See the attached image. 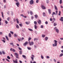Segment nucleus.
Wrapping results in <instances>:
<instances>
[{"instance_id": "7", "label": "nucleus", "mask_w": 63, "mask_h": 63, "mask_svg": "<svg viewBox=\"0 0 63 63\" xmlns=\"http://www.w3.org/2000/svg\"><path fill=\"white\" fill-rule=\"evenodd\" d=\"M54 8L55 9V10H58V8H57V7L56 6V5H54Z\"/></svg>"}, {"instance_id": "52", "label": "nucleus", "mask_w": 63, "mask_h": 63, "mask_svg": "<svg viewBox=\"0 0 63 63\" xmlns=\"http://www.w3.org/2000/svg\"><path fill=\"white\" fill-rule=\"evenodd\" d=\"M43 27H44L43 25H41V28H43Z\"/></svg>"}, {"instance_id": "35", "label": "nucleus", "mask_w": 63, "mask_h": 63, "mask_svg": "<svg viewBox=\"0 0 63 63\" xmlns=\"http://www.w3.org/2000/svg\"><path fill=\"white\" fill-rule=\"evenodd\" d=\"M16 27L17 28H18V29L19 28V26H18V25H17L16 26Z\"/></svg>"}, {"instance_id": "56", "label": "nucleus", "mask_w": 63, "mask_h": 63, "mask_svg": "<svg viewBox=\"0 0 63 63\" xmlns=\"http://www.w3.org/2000/svg\"><path fill=\"white\" fill-rule=\"evenodd\" d=\"M60 20L62 21H63V19H60Z\"/></svg>"}, {"instance_id": "21", "label": "nucleus", "mask_w": 63, "mask_h": 63, "mask_svg": "<svg viewBox=\"0 0 63 63\" xmlns=\"http://www.w3.org/2000/svg\"><path fill=\"white\" fill-rule=\"evenodd\" d=\"M43 15L44 16H46V14L44 12L43 13Z\"/></svg>"}, {"instance_id": "38", "label": "nucleus", "mask_w": 63, "mask_h": 63, "mask_svg": "<svg viewBox=\"0 0 63 63\" xmlns=\"http://www.w3.org/2000/svg\"><path fill=\"white\" fill-rule=\"evenodd\" d=\"M17 36V35L16 34H15L14 36L15 37H16Z\"/></svg>"}, {"instance_id": "46", "label": "nucleus", "mask_w": 63, "mask_h": 63, "mask_svg": "<svg viewBox=\"0 0 63 63\" xmlns=\"http://www.w3.org/2000/svg\"><path fill=\"white\" fill-rule=\"evenodd\" d=\"M6 60L7 61H8V62H10V61H9V60H8V59H6Z\"/></svg>"}, {"instance_id": "63", "label": "nucleus", "mask_w": 63, "mask_h": 63, "mask_svg": "<svg viewBox=\"0 0 63 63\" xmlns=\"http://www.w3.org/2000/svg\"><path fill=\"white\" fill-rule=\"evenodd\" d=\"M60 40H63V38H60Z\"/></svg>"}, {"instance_id": "17", "label": "nucleus", "mask_w": 63, "mask_h": 63, "mask_svg": "<svg viewBox=\"0 0 63 63\" xmlns=\"http://www.w3.org/2000/svg\"><path fill=\"white\" fill-rule=\"evenodd\" d=\"M59 3L60 4H61L62 3V0H60Z\"/></svg>"}, {"instance_id": "5", "label": "nucleus", "mask_w": 63, "mask_h": 63, "mask_svg": "<svg viewBox=\"0 0 63 63\" xmlns=\"http://www.w3.org/2000/svg\"><path fill=\"white\" fill-rule=\"evenodd\" d=\"M28 42L26 41L25 42V43L24 44V46H26V45H28Z\"/></svg>"}, {"instance_id": "31", "label": "nucleus", "mask_w": 63, "mask_h": 63, "mask_svg": "<svg viewBox=\"0 0 63 63\" xmlns=\"http://www.w3.org/2000/svg\"><path fill=\"white\" fill-rule=\"evenodd\" d=\"M10 33H11L12 35H13L14 34V32L12 31H10Z\"/></svg>"}, {"instance_id": "3", "label": "nucleus", "mask_w": 63, "mask_h": 63, "mask_svg": "<svg viewBox=\"0 0 63 63\" xmlns=\"http://www.w3.org/2000/svg\"><path fill=\"white\" fill-rule=\"evenodd\" d=\"M54 42H55L54 44L55 45V46L56 47L57 46V41L56 40H54Z\"/></svg>"}, {"instance_id": "61", "label": "nucleus", "mask_w": 63, "mask_h": 63, "mask_svg": "<svg viewBox=\"0 0 63 63\" xmlns=\"http://www.w3.org/2000/svg\"><path fill=\"white\" fill-rule=\"evenodd\" d=\"M49 2V1H48V0H47V1H46L47 3H48Z\"/></svg>"}, {"instance_id": "19", "label": "nucleus", "mask_w": 63, "mask_h": 63, "mask_svg": "<svg viewBox=\"0 0 63 63\" xmlns=\"http://www.w3.org/2000/svg\"><path fill=\"white\" fill-rule=\"evenodd\" d=\"M56 30L57 33H59V30H58V29H56Z\"/></svg>"}, {"instance_id": "37", "label": "nucleus", "mask_w": 63, "mask_h": 63, "mask_svg": "<svg viewBox=\"0 0 63 63\" xmlns=\"http://www.w3.org/2000/svg\"><path fill=\"white\" fill-rule=\"evenodd\" d=\"M19 25L20 26H21V27H22V24H20Z\"/></svg>"}, {"instance_id": "4", "label": "nucleus", "mask_w": 63, "mask_h": 63, "mask_svg": "<svg viewBox=\"0 0 63 63\" xmlns=\"http://www.w3.org/2000/svg\"><path fill=\"white\" fill-rule=\"evenodd\" d=\"M41 7L42 9L43 10H45V9H46V7L43 5H41Z\"/></svg>"}, {"instance_id": "62", "label": "nucleus", "mask_w": 63, "mask_h": 63, "mask_svg": "<svg viewBox=\"0 0 63 63\" xmlns=\"http://www.w3.org/2000/svg\"><path fill=\"white\" fill-rule=\"evenodd\" d=\"M19 50H21L22 49H21V48L20 47H19Z\"/></svg>"}, {"instance_id": "45", "label": "nucleus", "mask_w": 63, "mask_h": 63, "mask_svg": "<svg viewBox=\"0 0 63 63\" xmlns=\"http://www.w3.org/2000/svg\"><path fill=\"white\" fill-rule=\"evenodd\" d=\"M10 19H11V18L10 17H8L7 18V20H8V21H9V20Z\"/></svg>"}, {"instance_id": "51", "label": "nucleus", "mask_w": 63, "mask_h": 63, "mask_svg": "<svg viewBox=\"0 0 63 63\" xmlns=\"http://www.w3.org/2000/svg\"><path fill=\"white\" fill-rule=\"evenodd\" d=\"M3 2L4 3H6V0H3Z\"/></svg>"}, {"instance_id": "1", "label": "nucleus", "mask_w": 63, "mask_h": 63, "mask_svg": "<svg viewBox=\"0 0 63 63\" xmlns=\"http://www.w3.org/2000/svg\"><path fill=\"white\" fill-rule=\"evenodd\" d=\"M30 3L31 5L33 4V3H34V1L33 0H31L30 2Z\"/></svg>"}, {"instance_id": "47", "label": "nucleus", "mask_w": 63, "mask_h": 63, "mask_svg": "<svg viewBox=\"0 0 63 63\" xmlns=\"http://www.w3.org/2000/svg\"><path fill=\"white\" fill-rule=\"evenodd\" d=\"M36 3H38L39 2V0H36Z\"/></svg>"}, {"instance_id": "26", "label": "nucleus", "mask_w": 63, "mask_h": 63, "mask_svg": "<svg viewBox=\"0 0 63 63\" xmlns=\"http://www.w3.org/2000/svg\"><path fill=\"white\" fill-rule=\"evenodd\" d=\"M1 14H2V16L3 17H4V15H3V12H1Z\"/></svg>"}, {"instance_id": "24", "label": "nucleus", "mask_w": 63, "mask_h": 63, "mask_svg": "<svg viewBox=\"0 0 63 63\" xmlns=\"http://www.w3.org/2000/svg\"><path fill=\"white\" fill-rule=\"evenodd\" d=\"M34 24H35V25H37V22L36 21H34Z\"/></svg>"}, {"instance_id": "54", "label": "nucleus", "mask_w": 63, "mask_h": 63, "mask_svg": "<svg viewBox=\"0 0 63 63\" xmlns=\"http://www.w3.org/2000/svg\"><path fill=\"white\" fill-rule=\"evenodd\" d=\"M36 40H38V39L37 38H35L34 39V41H36Z\"/></svg>"}, {"instance_id": "58", "label": "nucleus", "mask_w": 63, "mask_h": 63, "mask_svg": "<svg viewBox=\"0 0 63 63\" xmlns=\"http://www.w3.org/2000/svg\"><path fill=\"white\" fill-rule=\"evenodd\" d=\"M25 23L27 24H29V23L27 22H26Z\"/></svg>"}, {"instance_id": "36", "label": "nucleus", "mask_w": 63, "mask_h": 63, "mask_svg": "<svg viewBox=\"0 0 63 63\" xmlns=\"http://www.w3.org/2000/svg\"><path fill=\"white\" fill-rule=\"evenodd\" d=\"M27 48L28 50H30L31 49V47H27Z\"/></svg>"}, {"instance_id": "22", "label": "nucleus", "mask_w": 63, "mask_h": 63, "mask_svg": "<svg viewBox=\"0 0 63 63\" xmlns=\"http://www.w3.org/2000/svg\"><path fill=\"white\" fill-rule=\"evenodd\" d=\"M63 55V53H61L59 56V57H61V56H62Z\"/></svg>"}, {"instance_id": "8", "label": "nucleus", "mask_w": 63, "mask_h": 63, "mask_svg": "<svg viewBox=\"0 0 63 63\" xmlns=\"http://www.w3.org/2000/svg\"><path fill=\"white\" fill-rule=\"evenodd\" d=\"M48 11L49 12V14H51V10H50V9H48Z\"/></svg>"}, {"instance_id": "39", "label": "nucleus", "mask_w": 63, "mask_h": 63, "mask_svg": "<svg viewBox=\"0 0 63 63\" xmlns=\"http://www.w3.org/2000/svg\"><path fill=\"white\" fill-rule=\"evenodd\" d=\"M57 25V24H56V23H54V26H56Z\"/></svg>"}, {"instance_id": "42", "label": "nucleus", "mask_w": 63, "mask_h": 63, "mask_svg": "<svg viewBox=\"0 0 63 63\" xmlns=\"http://www.w3.org/2000/svg\"><path fill=\"white\" fill-rule=\"evenodd\" d=\"M2 53L3 54H5V52L4 51H2Z\"/></svg>"}, {"instance_id": "57", "label": "nucleus", "mask_w": 63, "mask_h": 63, "mask_svg": "<svg viewBox=\"0 0 63 63\" xmlns=\"http://www.w3.org/2000/svg\"><path fill=\"white\" fill-rule=\"evenodd\" d=\"M16 58H17L18 59H19V57H18V56H16Z\"/></svg>"}, {"instance_id": "6", "label": "nucleus", "mask_w": 63, "mask_h": 63, "mask_svg": "<svg viewBox=\"0 0 63 63\" xmlns=\"http://www.w3.org/2000/svg\"><path fill=\"white\" fill-rule=\"evenodd\" d=\"M16 5H17V7H19V2H18L17 3H16Z\"/></svg>"}, {"instance_id": "20", "label": "nucleus", "mask_w": 63, "mask_h": 63, "mask_svg": "<svg viewBox=\"0 0 63 63\" xmlns=\"http://www.w3.org/2000/svg\"><path fill=\"white\" fill-rule=\"evenodd\" d=\"M30 14L31 15H32L33 14V12L32 11H30Z\"/></svg>"}, {"instance_id": "15", "label": "nucleus", "mask_w": 63, "mask_h": 63, "mask_svg": "<svg viewBox=\"0 0 63 63\" xmlns=\"http://www.w3.org/2000/svg\"><path fill=\"white\" fill-rule=\"evenodd\" d=\"M35 18H38V15H35Z\"/></svg>"}, {"instance_id": "23", "label": "nucleus", "mask_w": 63, "mask_h": 63, "mask_svg": "<svg viewBox=\"0 0 63 63\" xmlns=\"http://www.w3.org/2000/svg\"><path fill=\"white\" fill-rule=\"evenodd\" d=\"M48 39V38L47 37H45V38L46 41H47V40Z\"/></svg>"}, {"instance_id": "50", "label": "nucleus", "mask_w": 63, "mask_h": 63, "mask_svg": "<svg viewBox=\"0 0 63 63\" xmlns=\"http://www.w3.org/2000/svg\"><path fill=\"white\" fill-rule=\"evenodd\" d=\"M1 41H2V42H3V43H5V42H6L4 40H1Z\"/></svg>"}, {"instance_id": "32", "label": "nucleus", "mask_w": 63, "mask_h": 63, "mask_svg": "<svg viewBox=\"0 0 63 63\" xmlns=\"http://www.w3.org/2000/svg\"><path fill=\"white\" fill-rule=\"evenodd\" d=\"M5 37L6 39H7V40H9V38H8V37L7 36H6Z\"/></svg>"}, {"instance_id": "29", "label": "nucleus", "mask_w": 63, "mask_h": 63, "mask_svg": "<svg viewBox=\"0 0 63 63\" xmlns=\"http://www.w3.org/2000/svg\"><path fill=\"white\" fill-rule=\"evenodd\" d=\"M7 58L8 59H11V58H10V57L9 56H7Z\"/></svg>"}, {"instance_id": "34", "label": "nucleus", "mask_w": 63, "mask_h": 63, "mask_svg": "<svg viewBox=\"0 0 63 63\" xmlns=\"http://www.w3.org/2000/svg\"><path fill=\"white\" fill-rule=\"evenodd\" d=\"M42 37L43 38H44L45 37V35L44 34H42Z\"/></svg>"}, {"instance_id": "49", "label": "nucleus", "mask_w": 63, "mask_h": 63, "mask_svg": "<svg viewBox=\"0 0 63 63\" xmlns=\"http://www.w3.org/2000/svg\"><path fill=\"white\" fill-rule=\"evenodd\" d=\"M45 24H48V22L47 21H46L45 22Z\"/></svg>"}, {"instance_id": "25", "label": "nucleus", "mask_w": 63, "mask_h": 63, "mask_svg": "<svg viewBox=\"0 0 63 63\" xmlns=\"http://www.w3.org/2000/svg\"><path fill=\"white\" fill-rule=\"evenodd\" d=\"M28 30L30 31H33V30L30 29H28Z\"/></svg>"}, {"instance_id": "43", "label": "nucleus", "mask_w": 63, "mask_h": 63, "mask_svg": "<svg viewBox=\"0 0 63 63\" xmlns=\"http://www.w3.org/2000/svg\"><path fill=\"white\" fill-rule=\"evenodd\" d=\"M56 15H57V14H58V11L57 10H56Z\"/></svg>"}, {"instance_id": "2", "label": "nucleus", "mask_w": 63, "mask_h": 63, "mask_svg": "<svg viewBox=\"0 0 63 63\" xmlns=\"http://www.w3.org/2000/svg\"><path fill=\"white\" fill-rule=\"evenodd\" d=\"M32 57H31V59H32V61L34 60V57H35V56L33 55H32Z\"/></svg>"}, {"instance_id": "14", "label": "nucleus", "mask_w": 63, "mask_h": 63, "mask_svg": "<svg viewBox=\"0 0 63 63\" xmlns=\"http://www.w3.org/2000/svg\"><path fill=\"white\" fill-rule=\"evenodd\" d=\"M9 37H10V38H11V37H12V35H11V33H9Z\"/></svg>"}, {"instance_id": "55", "label": "nucleus", "mask_w": 63, "mask_h": 63, "mask_svg": "<svg viewBox=\"0 0 63 63\" xmlns=\"http://www.w3.org/2000/svg\"><path fill=\"white\" fill-rule=\"evenodd\" d=\"M2 34H3V33H2V32H0V35H2Z\"/></svg>"}, {"instance_id": "13", "label": "nucleus", "mask_w": 63, "mask_h": 63, "mask_svg": "<svg viewBox=\"0 0 63 63\" xmlns=\"http://www.w3.org/2000/svg\"><path fill=\"white\" fill-rule=\"evenodd\" d=\"M13 62L14 63H17V61H16V60L15 61L13 60Z\"/></svg>"}, {"instance_id": "53", "label": "nucleus", "mask_w": 63, "mask_h": 63, "mask_svg": "<svg viewBox=\"0 0 63 63\" xmlns=\"http://www.w3.org/2000/svg\"><path fill=\"white\" fill-rule=\"evenodd\" d=\"M12 50L13 52H15V49H12Z\"/></svg>"}, {"instance_id": "30", "label": "nucleus", "mask_w": 63, "mask_h": 63, "mask_svg": "<svg viewBox=\"0 0 63 63\" xmlns=\"http://www.w3.org/2000/svg\"><path fill=\"white\" fill-rule=\"evenodd\" d=\"M31 40V37H29V39L28 40V41H30Z\"/></svg>"}, {"instance_id": "64", "label": "nucleus", "mask_w": 63, "mask_h": 63, "mask_svg": "<svg viewBox=\"0 0 63 63\" xmlns=\"http://www.w3.org/2000/svg\"><path fill=\"white\" fill-rule=\"evenodd\" d=\"M19 62L20 63H22V61H20H20H19Z\"/></svg>"}, {"instance_id": "27", "label": "nucleus", "mask_w": 63, "mask_h": 63, "mask_svg": "<svg viewBox=\"0 0 63 63\" xmlns=\"http://www.w3.org/2000/svg\"><path fill=\"white\" fill-rule=\"evenodd\" d=\"M54 14L55 15V16L56 15V13H55L54 12H53L52 14V15L53 16L54 15Z\"/></svg>"}, {"instance_id": "18", "label": "nucleus", "mask_w": 63, "mask_h": 63, "mask_svg": "<svg viewBox=\"0 0 63 63\" xmlns=\"http://www.w3.org/2000/svg\"><path fill=\"white\" fill-rule=\"evenodd\" d=\"M15 54L16 56H18L19 55L18 54L16 53H15Z\"/></svg>"}, {"instance_id": "59", "label": "nucleus", "mask_w": 63, "mask_h": 63, "mask_svg": "<svg viewBox=\"0 0 63 63\" xmlns=\"http://www.w3.org/2000/svg\"><path fill=\"white\" fill-rule=\"evenodd\" d=\"M5 22L6 24H8V22L7 21H5Z\"/></svg>"}, {"instance_id": "41", "label": "nucleus", "mask_w": 63, "mask_h": 63, "mask_svg": "<svg viewBox=\"0 0 63 63\" xmlns=\"http://www.w3.org/2000/svg\"><path fill=\"white\" fill-rule=\"evenodd\" d=\"M61 14V12H60V11H59V13L58 14L59 16H60Z\"/></svg>"}, {"instance_id": "9", "label": "nucleus", "mask_w": 63, "mask_h": 63, "mask_svg": "<svg viewBox=\"0 0 63 63\" xmlns=\"http://www.w3.org/2000/svg\"><path fill=\"white\" fill-rule=\"evenodd\" d=\"M38 23L39 24H41V21L40 20H39L38 22Z\"/></svg>"}, {"instance_id": "40", "label": "nucleus", "mask_w": 63, "mask_h": 63, "mask_svg": "<svg viewBox=\"0 0 63 63\" xmlns=\"http://www.w3.org/2000/svg\"><path fill=\"white\" fill-rule=\"evenodd\" d=\"M31 45H34V42H33L32 41L31 42Z\"/></svg>"}, {"instance_id": "16", "label": "nucleus", "mask_w": 63, "mask_h": 63, "mask_svg": "<svg viewBox=\"0 0 63 63\" xmlns=\"http://www.w3.org/2000/svg\"><path fill=\"white\" fill-rule=\"evenodd\" d=\"M10 45H12L13 47H14V46H15V45H14L13 43H10Z\"/></svg>"}, {"instance_id": "11", "label": "nucleus", "mask_w": 63, "mask_h": 63, "mask_svg": "<svg viewBox=\"0 0 63 63\" xmlns=\"http://www.w3.org/2000/svg\"><path fill=\"white\" fill-rule=\"evenodd\" d=\"M34 28L35 29H37V26L36 25H34Z\"/></svg>"}, {"instance_id": "10", "label": "nucleus", "mask_w": 63, "mask_h": 63, "mask_svg": "<svg viewBox=\"0 0 63 63\" xmlns=\"http://www.w3.org/2000/svg\"><path fill=\"white\" fill-rule=\"evenodd\" d=\"M22 57H23V58H24L25 59H26V57L25 56V55H22Z\"/></svg>"}, {"instance_id": "60", "label": "nucleus", "mask_w": 63, "mask_h": 63, "mask_svg": "<svg viewBox=\"0 0 63 63\" xmlns=\"http://www.w3.org/2000/svg\"><path fill=\"white\" fill-rule=\"evenodd\" d=\"M31 18L32 19H33V18H34V17L33 16H32Z\"/></svg>"}, {"instance_id": "12", "label": "nucleus", "mask_w": 63, "mask_h": 63, "mask_svg": "<svg viewBox=\"0 0 63 63\" xmlns=\"http://www.w3.org/2000/svg\"><path fill=\"white\" fill-rule=\"evenodd\" d=\"M16 21L17 23L18 24L19 23V21H18V19H16Z\"/></svg>"}, {"instance_id": "28", "label": "nucleus", "mask_w": 63, "mask_h": 63, "mask_svg": "<svg viewBox=\"0 0 63 63\" xmlns=\"http://www.w3.org/2000/svg\"><path fill=\"white\" fill-rule=\"evenodd\" d=\"M28 43L29 44L30 46H31V42L30 41H29L28 42Z\"/></svg>"}, {"instance_id": "33", "label": "nucleus", "mask_w": 63, "mask_h": 63, "mask_svg": "<svg viewBox=\"0 0 63 63\" xmlns=\"http://www.w3.org/2000/svg\"><path fill=\"white\" fill-rule=\"evenodd\" d=\"M22 50H20V51H19V54H20V55L21 54H22Z\"/></svg>"}, {"instance_id": "44", "label": "nucleus", "mask_w": 63, "mask_h": 63, "mask_svg": "<svg viewBox=\"0 0 63 63\" xmlns=\"http://www.w3.org/2000/svg\"><path fill=\"white\" fill-rule=\"evenodd\" d=\"M41 57L42 59H44V56H43L42 55H41Z\"/></svg>"}, {"instance_id": "48", "label": "nucleus", "mask_w": 63, "mask_h": 63, "mask_svg": "<svg viewBox=\"0 0 63 63\" xmlns=\"http://www.w3.org/2000/svg\"><path fill=\"white\" fill-rule=\"evenodd\" d=\"M59 44H61V41H59Z\"/></svg>"}]
</instances>
